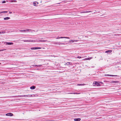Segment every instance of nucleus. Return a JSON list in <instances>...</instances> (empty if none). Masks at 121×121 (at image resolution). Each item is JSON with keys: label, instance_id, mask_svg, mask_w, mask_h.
Returning a JSON list of instances; mask_svg holds the SVG:
<instances>
[{"label": "nucleus", "instance_id": "1", "mask_svg": "<svg viewBox=\"0 0 121 121\" xmlns=\"http://www.w3.org/2000/svg\"><path fill=\"white\" fill-rule=\"evenodd\" d=\"M41 49V48L40 47H33L31 48H30V49L31 50H36L38 49Z\"/></svg>", "mask_w": 121, "mask_h": 121}, {"label": "nucleus", "instance_id": "2", "mask_svg": "<svg viewBox=\"0 0 121 121\" xmlns=\"http://www.w3.org/2000/svg\"><path fill=\"white\" fill-rule=\"evenodd\" d=\"M6 116H12L13 115V113H9L6 114Z\"/></svg>", "mask_w": 121, "mask_h": 121}, {"label": "nucleus", "instance_id": "3", "mask_svg": "<svg viewBox=\"0 0 121 121\" xmlns=\"http://www.w3.org/2000/svg\"><path fill=\"white\" fill-rule=\"evenodd\" d=\"M105 75L106 76H117L118 77V76L117 75H113L109 74H105Z\"/></svg>", "mask_w": 121, "mask_h": 121}, {"label": "nucleus", "instance_id": "4", "mask_svg": "<svg viewBox=\"0 0 121 121\" xmlns=\"http://www.w3.org/2000/svg\"><path fill=\"white\" fill-rule=\"evenodd\" d=\"M62 39V38H66V39H69V38L68 37H58V38H57L56 39Z\"/></svg>", "mask_w": 121, "mask_h": 121}, {"label": "nucleus", "instance_id": "5", "mask_svg": "<svg viewBox=\"0 0 121 121\" xmlns=\"http://www.w3.org/2000/svg\"><path fill=\"white\" fill-rule=\"evenodd\" d=\"M5 43H6V45H11L13 44V43L11 42H6Z\"/></svg>", "mask_w": 121, "mask_h": 121}, {"label": "nucleus", "instance_id": "6", "mask_svg": "<svg viewBox=\"0 0 121 121\" xmlns=\"http://www.w3.org/2000/svg\"><path fill=\"white\" fill-rule=\"evenodd\" d=\"M35 88L36 87L35 86H32L30 87V88L31 90H33L35 89Z\"/></svg>", "mask_w": 121, "mask_h": 121}, {"label": "nucleus", "instance_id": "7", "mask_svg": "<svg viewBox=\"0 0 121 121\" xmlns=\"http://www.w3.org/2000/svg\"><path fill=\"white\" fill-rule=\"evenodd\" d=\"M81 120V119L80 118H76L74 119V120L75 121H80Z\"/></svg>", "mask_w": 121, "mask_h": 121}, {"label": "nucleus", "instance_id": "8", "mask_svg": "<svg viewBox=\"0 0 121 121\" xmlns=\"http://www.w3.org/2000/svg\"><path fill=\"white\" fill-rule=\"evenodd\" d=\"M28 95H20V96L19 97H28ZM29 97V96H28Z\"/></svg>", "mask_w": 121, "mask_h": 121}, {"label": "nucleus", "instance_id": "9", "mask_svg": "<svg viewBox=\"0 0 121 121\" xmlns=\"http://www.w3.org/2000/svg\"><path fill=\"white\" fill-rule=\"evenodd\" d=\"M90 12H92L91 11H83L81 12V13H89Z\"/></svg>", "mask_w": 121, "mask_h": 121}, {"label": "nucleus", "instance_id": "10", "mask_svg": "<svg viewBox=\"0 0 121 121\" xmlns=\"http://www.w3.org/2000/svg\"><path fill=\"white\" fill-rule=\"evenodd\" d=\"M66 64L67 65H69L72 64V63L71 62H67L66 63Z\"/></svg>", "mask_w": 121, "mask_h": 121}, {"label": "nucleus", "instance_id": "11", "mask_svg": "<svg viewBox=\"0 0 121 121\" xmlns=\"http://www.w3.org/2000/svg\"><path fill=\"white\" fill-rule=\"evenodd\" d=\"M39 40L40 41L42 42H44L47 41V40H45L43 39Z\"/></svg>", "mask_w": 121, "mask_h": 121}, {"label": "nucleus", "instance_id": "12", "mask_svg": "<svg viewBox=\"0 0 121 121\" xmlns=\"http://www.w3.org/2000/svg\"><path fill=\"white\" fill-rule=\"evenodd\" d=\"M112 52V50H108L107 51L105 52V53H111Z\"/></svg>", "mask_w": 121, "mask_h": 121}, {"label": "nucleus", "instance_id": "13", "mask_svg": "<svg viewBox=\"0 0 121 121\" xmlns=\"http://www.w3.org/2000/svg\"><path fill=\"white\" fill-rule=\"evenodd\" d=\"M10 18L9 17H6L4 18V20H8L9 19H10Z\"/></svg>", "mask_w": 121, "mask_h": 121}, {"label": "nucleus", "instance_id": "14", "mask_svg": "<svg viewBox=\"0 0 121 121\" xmlns=\"http://www.w3.org/2000/svg\"><path fill=\"white\" fill-rule=\"evenodd\" d=\"M42 65H35V67H41L42 66Z\"/></svg>", "mask_w": 121, "mask_h": 121}, {"label": "nucleus", "instance_id": "15", "mask_svg": "<svg viewBox=\"0 0 121 121\" xmlns=\"http://www.w3.org/2000/svg\"><path fill=\"white\" fill-rule=\"evenodd\" d=\"M9 1L11 2H16L17 1L16 0H10Z\"/></svg>", "mask_w": 121, "mask_h": 121}, {"label": "nucleus", "instance_id": "16", "mask_svg": "<svg viewBox=\"0 0 121 121\" xmlns=\"http://www.w3.org/2000/svg\"><path fill=\"white\" fill-rule=\"evenodd\" d=\"M85 84H78L77 85V86H83L85 85Z\"/></svg>", "mask_w": 121, "mask_h": 121}, {"label": "nucleus", "instance_id": "17", "mask_svg": "<svg viewBox=\"0 0 121 121\" xmlns=\"http://www.w3.org/2000/svg\"><path fill=\"white\" fill-rule=\"evenodd\" d=\"M97 82H94L93 84V86H95V85H96Z\"/></svg>", "mask_w": 121, "mask_h": 121}, {"label": "nucleus", "instance_id": "18", "mask_svg": "<svg viewBox=\"0 0 121 121\" xmlns=\"http://www.w3.org/2000/svg\"><path fill=\"white\" fill-rule=\"evenodd\" d=\"M96 85L98 86H99L100 85V84L99 82H97Z\"/></svg>", "mask_w": 121, "mask_h": 121}, {"label": "nucleus", "instance_id": "19", "mask_svg": "<svg viewBox=\"0 0 121 121\" xmlns=\"http://www.w3.org/2000/svg\"><path fill=\"white\" fill-rule=\"evenodd\" d=\"M19 31L20 32H25V31H26V30H20Z\"/></svg>", "mask_w": 121, "mask_h": 121}, {"label": "nucleus", "instance_id": "20", "mask_svg": "<svg viewBox=\"0 0 121 121\" xmlns=\"http://www.w3.org/2000/svg\"><path fill=\"white\" fill-rule=\"evenodd\" d=\"M24 42H30V41L28 40H24Z\"/></svg>", "mask_w": 121, "mask_h": 121}, {"label": "nucleus", "instance_id": "21", "mask_svg": "<svg viewBox=\"0 0 121 121\" xmlns=\"http://www.w3.org/2000/svg\"><path fill=\"white\" fill-rule=\"evenodd\" d=\"M33 5L34 6H36V3L35 2H34L33 3Z\"/></svg>", "mask_w": 121, "mask_h": 121}, {"label": "nucleus", "instance_id": "22", "mask_svg": "<svg viewBox=\"0 0 121 121\" xmlns=\"http://www.w3.org/2000/svg\"><path fill=\"white\" fill-rule=\"evenodd\" d=\"M118 82L117 81H113L111 82L112 83H116Z\"/></svg>", "mask_w": 121, "mask_h": 121}, {"label": "nucleus", "instance_id": "23", "mask_svg": "<svg viewBox=\"0 0 121 121\" xmlns=\"http://www.w3.org/2000/svg\"><path fill=\"white\" fill-rule=\"evenodd\" d=\"M2 13H7V11H3L2 12Z\"/></svg>", "mask_w": 121, "mask_h": 121}, {"label": "nucleus", "instance_id": "24", "mask_svg": "<svg viewBox=\"0 0 121 121\" xmlns=\"http://www.w3.org/2000/svg\"><path fill=\"white\" fill-rule=\"evenodd\" d=\"M5 32L4 31H2L1 32H0V34H1V33H5Z\"/></svg>", "mask_w": 121, "mask_h": 121}, {"label": "nucleus", "instance_id": "25", "mask_svg": "<svg viewBox=\"0 0 121 121\" xmlns=\"http://www.w3.org/2000/svg\"><path fill=\"white\" fill-rule=\"evenodd\" d=\"M75 41V40H71V41H71L72 42H73L74 41Z\"/></svg>", "mask_w": 121, "mask_h": 121}, {"label": "nucleus", "instance_id": "26", "mask_svg": "<svg viewBox=\"0 0 121 121\" xmlns=\"http://www.w3.org/2000/svg\"><path fill=\"white\" fill-rule=\"evenodd\" d=\"M80 94V93H73V94Z\"/></svg>", "mask_w": 121, "mask_h": 121}, {"label": "nucleus", "instance_id": "27", "mask_svg": "<svg viewBox=\"0 0 121 121\" xmlns=\"http://www.w3.org/2000/svg\"><path fill=\"white\" fill-rule=\"evenodd\" d=\"M6 2V1H3L2 2V3H5Z\"/></svg>", "mask_w": 121, "mask_h": 121}, {"label": "nucleus", "instance_id": "28", "mask_svg": "<svg viewBox=\"0 0 121 121\" xmlns=\"http://www.w3.org/2000/svg\"><path fill=\"white\" fill-rule=\"evenodd\" d=\"M60 43L61 45L62 44H65V43Z\"/></svg>", "mask_w": 121, "mask_h": 121}, {"label": "nucleus", "instance_id": "29", "mask_svg": "<svg viewBox=\"0 0 121 121\" xmlns=\"http://www.w3.org/2000/svg\"><path fill=\"white\" fill-rule=\"evenodd\" d=\"M59 43L56 42V43H55V44H57L58 43Z\"/></svg>", "mask_w": 121, "mask_h": 121}, {"label": "nucleus", "instance_id": "30", "mask_svg": "<svg viewBox=\"0 0 121 121\" xmlns=\"http://www.w3.org/2000/svg\"><path fill=\"white\" fill-rule=\"evenodd\" d=\"M92 58V57H90V58H89V59H91Z\"/></svg>", "mask_w": 121, "mask_h": 121}, {"label": "nucleus", "instance_id": "31", "mask_svg": "<svg viewBox=\"0 0 121 121\" xmlns=\"http://www.w3.org/2000/svg\"><path fill=\"white\" fill-rule=\"evenodd\" d=\"M81 57H80V56H78V58H81Z\"/></svg>", "mask_w": 121, "mask_h": 121}, {"label": "nucleus", "instance_id": "32", "mask_svg": "<svg viewBox=\"0 0 121 121\" xmlns=\"http://www.w3.org/2000/svg\"><path fill=\"white\" fill-rule=\"evenodd\" d=\"M26 30V31H29V29H27V30Z\"/></svg>", "mask_w": 121, "mask_h": 121}, {"label": "nucleus", "instance_id": "33", "mask_svg": "<svg viewBox=\"0 0 121 121\" xmlns=\"http://www.w3.org/2000/svg\"><path fill=\"white\" fill-rule=\"evenodd\" d=\"M9 13L10 14H11V13H12V12H9Z\"/></svg>", "mask_w": 121, "mask_h": 121}, {"label": "nucleus", "instance_id": "34", "mask_svg": "<svg viewBox=\"0 0 121 121\" xmlns=\"http://www.w3.org/2000/svg\"><path fill=\"white\" fill-rule=\"evenodd\" d=\"M0 50V51H3V50Z\"/></svg>", "mask_w": 121, "mask_h": 121}, {"label": "nucleus", "instance_id": "35", "mask_svg": "<svg viewBox=\"0 0 121 121\" xmlns=\"http://www.w3.org/2000/svg\"><path fill=\"white\" fill-rule=\"evenodd\" d=\"M35 65H32V66H33V67H35Z\"/></svg>", "mask_w": 121, "mask_h": 121}, {"label": "nucleus", "instance_id": "36", "mask_svg": "<svg viewBox=\"0 0 121 121\" xmlns=\"http://www.w3.org/2000/svg\"><path fill=\"white\" fill-rule=\"evenodd\" d=\"M1 13H2V12H0V14Z\"/></svg>", "mask_w": 121, "mask_h": 121}, {"label": "nucleus", "instance_id": "37", "mask_svg": "<svg viewBox=\"0 0 121 121\" xmlns=\"http://www.w3.org/2000/svg\"><path fill=\"white\" fill-rule=\"evenodd\" d=\"M60 44H58L59 45H60V43H59Z\"/></svg>", "mask_w": 121, "mask_h": 121}, {"label": "nucleus", "instance_id": "38", "mask_svg": "<svg viewBox=\"0 0 121 121\" xmlns=\"http://www.w3.org/2000/svg\"><path fill=\"white\" fill-rule=\"evenodd\" d=\"M31 96H32V95H31V96H30V97H31Z\"/></svg>", "mask_w": 121, "mask_h": 121}, {"label": "nucleus", "instance_id": "39", "mask_svg": "<svg viewBox=\"0 0 121 121\" xmlns=\"http://www.w3.org/2000/svg\"><path fill=\"white\" fill-rule=\"evenodd\" d=\"M36 2L37 3V4H38V2Z\"/></svg>", "mask_w": 121, "mask_h": 121}]
</instances>
